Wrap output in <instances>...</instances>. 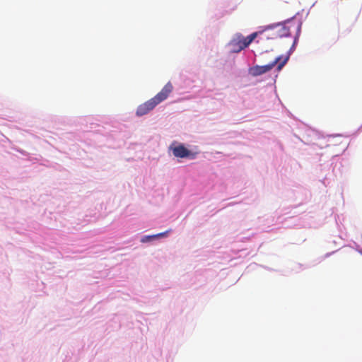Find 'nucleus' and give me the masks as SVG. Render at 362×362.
<instances>
[{"label": "nucleus", "instance_id": "39448f33", "mask_svg": "<svg viewBox=\"0 0 362 362\" xmlns=\"http://www.w3.org/2000/svg\"><path fill=\"white\" fill-rule=\"evenodd\" d=\"M245 43L244 37L240 34L237 35L235 38H234L230 42V45L233 47V51L234 52H238L244 49L247 47V45H245Z\"/></svg>", "mask_w": 362, "mask_h": 362}, {"label": "nucleus", "instance_id": "f257e3e1", "mask_svg": "<svg viewBox=\"0 0 362 362\" xmlns=\"http://www.w3.org/2000/svg\"><path fill=\"white\" fill-rule=\"evenodd\" d=\"M173 86L170 82L167 83L162 90L153 98L140 105L136 114L137 116H143L151 111L156 105L168 98L172 93Z\"/></svg>", "mask_w": 362, "mask_h": 362}, {"label": "nucleus", "instance_id": "f03ea898", "mask_svg": "<svg viewBox=\"0 0 362 362\" xmlns=\"http://www.w3.org/2000/svg\"><path fill=\"white\" fill-rule=\"evenodd\" d=\"M170 150L172 151L175 157L185 158H189L191 159L195 158L197 153H193L188 150L183 144L175 145L172 144L170 146Z\"/></svg>", "mask_w": 362, "mask_h": 362}, {"label": "nucleus", "instance_id": "0eeeda50", "mask_svg": "<svg viewBox=\"0 0 362 362\" xmlns=\"http://www.w3.org/2000/svg\"><path fill=\"white\" fill-rule=\"evenodd\" d=\"M165 233H160L153 235L144 236L142 238L141 242L145 243L146 241L151 240L154 239L158 237H163L165 235Z\"/></svg>", "mask_w": 362, "mask_h": 362}, {"label": "nucleus", "instance_id": "7ed1b4c3", "mask_svg": "<svg viewBox=\"0 0 362 362\" xmlns=\"http://www.w3.org/2000/svg\"><path fill=\"white\" fill-rule=\"evenodd\" d=\"M290 28H291L289 26H286L284 24L276 23L266 26L264 31L268 30H275L274 33L272 34V36L271 37V38L274 39L277 37H283L290 35Z\"/></svg>", "mask_w": 362, "mask_h": 362}, {"label": "nucleus", "instance_id": "20e7f679", "mask_svg": "<svg viewBox=\"0 0 362 362\" xmlns=\"http://www.w3.org/2000/svg\"><path fill=\"white\" fill-rule=\"evenodd\" d=\"M280 57L276 58L272 63L264 66H255L250 69V74L253 76H260L272 70L279 62Z\"/></svg>", "mask_w": 362, "mask_h": 362}, {"label": "nucleus", "instance_id": "423d86ee", "mask_svg": "<svg viewBox=\"0 0 362 362\" xmlns=\"http://www.w3.org/2000/svg\"><path fill=\"white\" fill-rule=\"evenodd\" d=\"M262 31H258V32H255V33H252L251 35H248L247 37H244V40L245 42V45H247V47H248L251 43L259 35V34H262Z\"/></svg>", "mask_w": 362, "mask_h": 362}, {"label": "nucleus", "instance_id": "6e6552de", "mask_svg": "<svg viewBox=\"0 0 362 362\" xmlns=\"http://www.w3.org/2000/svg\"><path fill=\"white\" fill-rule=\"evenodd\" d=\"M287 59H285L283 62H280L277 66V69L281 70L282 67L286 64Z\"/></svg>", "mask_w": 362, "mask_h": 362}]
</instances>
